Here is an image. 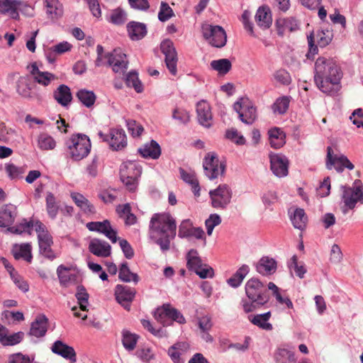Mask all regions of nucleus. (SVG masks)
<instances>
[{
	"mask_svg": "<svg viewBox=\"0 0 363 363\" xmlns=\"http://www.w3.org/2000/svg\"><path fill=\"white\" fill-rule=\"evenodd\" d=\"M24 337V333L21 331L15 333L12 335H9L8 333L6 335L1 336V343L4 346H13L20 343Z\"/></svg>",
	"mask_w": 363,
	"mask_h": 363,
	"instance_id": "obj_46",
	"label": "nucleus"
},
{
	"mask_svg": "<svg viewBox=\"0 0 363 363\" xmlns=\"http://www.w3.org/2000/svg\"><path fill=\"white\" fill-rule=\"evenodd\" d=\"M126 125L128 131L133 137L140 136L144 130L143 125L137 123L135 120H127Z\"/></svg>",
	"mask_w": 363,
	"mask_h": 363,
	"instance_id": "obj_59",
	"label": "nucleus"
},
{
	"mask_svg": "<svg viewBox=\"0 0 363 363\" xmlns=\"http://www.w3.org/2000/svg\"><path fill=\"white\" fill-rule=\"evenodd\" d=\"M186 268L189 271L194 272L201 279L214 277L213 269L206 264H203L201 258L196 249H191L186 255Z\"/></svg>",
	"mask_w": 363,
	"mask_h": 363,
	"instance_id": "obj_5",
	"label": "nucleus"
},
{
	"mask_svg": "<svg viewBox=\"0 0 363 363\" xmlns=\"http://www.w3.org/2000/svg\"><path fill=\"white\" fill-rule=\"evenodd\" d=\"M138 153L143 158L157 160L160 157L162 150L159 143L155 140H151L150 143L138 148Z\"/></svg>",
	"mask_w": 363,
	"mask_h": 363,
	"instance_id": "obj_27",
	"label": "nucleus"
},
{
	"mask_svg": "<svg viewBox=\"0 0 363 363\" xmlns=\"http://www.w3.org/2000/svg\"><path fill=\"white\" fill-rule=\"evenodd\" d=\"M55 79L56 77L54 74L49 72H41L34 77V81L40 85L47 86Z\"/></svg>",
	"mask_w": 363,
	"mask_h": 363,
	"instance_id": "obj_55",
	"label": "nucleus"
},
{
	"mask_svg": "<svg viewBox=\"0 0 363 363\" xmlns=\"http://www.w3.org/2000/svg\"><path fill=\"white\" fill-rule=\"evenodd\" d=\"M181 342H177L169 347L167 354L174 363H184V359L181 357V353L179 351L181 348Z\"/></svg>",
	"mask_w": 363,
	"mask_h": 363,
	"instance_id": "obj_52",
	"label": "nucleus"
},
{
	"mask_svg": "<svg viewBox=\"0 0 363 363\" xmlns=\"http://www.w3.org/2000/svg\"><path fill=\"white\" fill-rule=\"evenodd\" d=\"M271 316L272 313L269 311L264 313L249 315L247 318L251 323L257 326L259 328L267 331H271L273 330V325L272 323L268 322Z\"/></svg>",
	"mask_w": 363,
	"mask_h": 363,
	"instance_id": "obj_29",
	"label": "nucleus"
},
{
	"mask_svg": "<svg viewBox=\"0 0 363 363\" xmlns=\"http://www.w3.org/2000/svg\"><path fill=\"white\" fill-rule=\"evenodd\" d=\"M350 119L357 128H363V110L361 108L355 109Z\"/></svg>",
	"mask_w": 363,
	"mask_h": 363,
	"instance_id": "obj_63",
	"label": "nucleus"
},
{
	"mask_svg": "<svg viewBox=\"0 0 363 363\" xmlns=\"http://www.w3.org/2000/svg\"><path fill=\"white\" fill-rule=\"evenodd\" d=\"M139 178L140 177H132L128 175L120 174L121 181L130 192H134L136 190L138 186Z\"/></svg>",
	"mask_w": 363,
	"mask_h": 363,
	"instance_id": "obj_54",
	"label": "nucleus"
},
{
	"mask_svg": "<svg viewBox=\"0 0 363 363\" xmlns=\"http://www.w3.org/2000/svg\"><path fill=\"white\" fill-rule=\"evenodd\" d=\"M47 14L51 18H59L62 16V10L58 0H45Z\"/></svg>",
	"mask_w": 363,
	"mask_h": 363,
	"instance_id": "obj_43",
	"label": "nucleus"
},
{
	"mask_svg": "<svg viewBox=\"0 0 363 363\" xmlns=\"http://www.w3.org/2000/svg\"><path fill=\"white\" fill-rule=\"evenodd\" d=\"M316 37L318 38V45L320 48H325L331 43L333 34L332 31L328 30H318L316 33Z\"/></svg>",
	"mask_w": 363,
	"mask_h": 363,
	"instance_id": "obj_49",
	"label": "nucleus"
},
{
	"mask_svg": "<svg viewBox=\"0 0 363 363\" xmlns=\"http://www.w3.org/2000/svg\"><path fill=\"white\" fill-rule=\"evenodd\" d=\"M288 267L289 268L290 270L294 269L296 276L298 277L300 279H303L304 277L305 274L307 272L303 264L301 265H298V257L296 255H293L291 258L290 262H288Z\"/></svg>",
	"mask_w": 363,
	"mask_h": 363,
	"instance_id": "obj_50",
	"label": "nucleus"
},
{
	"mask_svg": "<svg viewBox=\"0 0 363 363\" xmlns=\"http://www.w3.org/2000/svg\"><path fill=\"white\" fill-rule=\"evenodd\" d=\"M110 221L104 220V221H91L86 224V228L90 231H94L103 234V232L109 226Z\"/></svg>",
	"mask_w": 363,
	"mask_h": 363,
	"instance_id": "obj_57",
	"label": "nucleus"
},
{
	"mask_svg": "<svg viewBox=\"0 0 363 363\" xmlns=\"http://www.w3.org/2000/svg\"><path fill=\"white\" fill-rule=\"evenodd\" d=\"M116 50H114L113 52H106L104 57L107 58V65L112 67V69L114 72L117 73L121 71L125 72L128 69V62L125 61L122 59V56L120 55L119 58H116Z\"/></svg>",
	"mask_w": 363,
	"mask_h": 363,
	"instance_id": "obj_31",
	"label": "nucleus"
},
{
	"mask_svg": "<svg viewBox=\"0 0 363 363\" xmlns=\"http://www.w3.org/2000/svg\"><path fill=\"white\" fill-rule=\"evenodd\" d=\"M75 297L77 299L78 303L80 305L81 310L83 311H86L89 294L87 293L86 288L83 285L77 286Z\"/></svg>",
	"mask_w": 363,
	"mask_h": 363,
	"instance_id": "obj_44",
	"label": "nucleus"
},
{
	"mask_svg": "<svg viewBox=\"0 0 363 363\" xmlns=\"http://www.w3.org/2000/svg\"><path fill=\"white\" fill-rule=\"evenodd\" d=\"M203 167L205 175L210 180H213L218 176V167L220 169V174H223L226 165L224 162H219L217 154L213 152L206 155L203 161Z\"/></svg>",
	"mask_w": 363,
	"mask_h": 363,
	"instance_id": "obj_12",
	"label": "nucleus"
},
{
	"mask_svg": "<svg viewBox=\"0 0 363 363\" xmlns=\"http://www.w3.org/2000/svg\"><path fill=\"white\" fill-rule=\"evenodd\" d=\"M177 235L175 219L168 212L154 213L149 225V237L164 253L170 249L171 240Z\"/></svg>",
	"mask_w": 363,
	"mask_h": 363,
	"instance_id": "obj_2",
	"label": "nucleus"
},
{
	"mask_svg": "<svg viewBox=\"0 0 363 363\" xmlns=\"http://www.w3.org/2000/svg\"><path fill=\"white\" fill-rule=\"evenodd\" d=\"M203 38L208 43L217 48H223L227 43V34L224 28L218 25L203 24L201 26Z\"/></svg>",
	"mask_w": 363,
	"mask_h": 363,
	"instance_id": "obj_6",
	"label": "nucleus"
},
{
	"mask_svg": "<svg viewBox=\"0 0 363 363\" xmlns=\"http://www.w3.org/2000/svg\"><path fill=\"white\" fill-rule=\"evenodd\" d=\"M325 167L328 170L334 167L338 173H342L345 169L352 170L354 165L350 161L345 155H335L331 146L327 147V155L325 159Z\"/></svg>",
	"mask_w": 363,
	"mask_h": 363,
	"instance_id": "obj_10",
	"label": "nucleus"
},
{
	"mask_svg": "<svg viewBox=\"0 0 363 363\" xmlns=\"http://www.w3.org/2000/svg\"><path fill=\"white\" fill-rule=\"evenodd\" d=\"M291 96H283L276 99L272 106V109L274 113L284 115L289 109Z\"/></svg>",
	"mask_w": 363,
	"mask_h": 363,
	"instance_id": "obj_42",
	"label": "nucleus"
},
{
	"mask_svg": "<svg viewBox=\"0 0 363 363\" xmlns=\"http://www.w3.org/2000/svg\"><path fill=\"white\" fill-rule=\"evenodd\" d=\"M5 170L11 179H17L23 173L22 168L17 167L13 163H6L5 164Z\"/></svg>",
	"mask_w": 363,
	"mask_h": 363,
	"instance_id": "obj_60",
	"label": "nucleus"
},
{
	"mask_svg": "<svg viewBox=\"0 0 363 363\" xmlns=\"http://www.w3.org/2000/svg\"><path fill=\"white\" fill-rule=\"evenodd\" d=\"M209 196L211 206L216 208L225 209L231 201L233 192L228 184H220L215 189L210 190Z\"/></svg>",
	"mask_w": 363,
	"mask_h": 363,
	"instance_id": "obj_9",
	"label": "nucleus"
},
{
	"mask_svg": "<svg viewBox=\"0 0 363 363\" xmlns=\"http://www.w3.org/2000/svg\"><path fill=\"white\" fill-rule=\"evenodd\" d=\"M30 357L21 352L12 354L9 356V363H31Z\"/></svg>",
	"mask_w": 363,
	"mask_h": 363,
	"instance_id": "obj_64",
	"label": "nucleus"
},
{
	"mask_svg": "<svg viewBox=\"0 0 363 363\" xmlns=\"http://www.w3.org/2000/svg\"><path fill=\"white\" fill-rule=\"evenodd\" d=\"M89 250L97 257H107L111 254V246L105 240L94 238L89 244Z\"/></svg>",
	"mask_w": 363,
	"mask_h": 363,
	"instance_id": "obj_19",
	"label": "nucleus"
},
{
	"mask_svg": "<svg viewBox=\"0 0 363 363\" xmlns=\"http://www.w3.org/2000/svg\"><path fill=\"white\" fill-rule=\"evenodd\" d=\"M76 96L83 106L89 108H91L96 101V96L93 91L86 89H81L76 93Z\"/></svg>",
	"mask_w": 363,
	"mask_h": 363,
	"instance_id": "obj_37",
	"label": "nucleus"
},
{
	"mask_svg": "<svg viewBox=\"0 0 363 363\" xmlns=\"http://www.w3.org/2000/svg\"><path fill=\"white\" fill-rule=\"evenodd\" d=\"M249 272L250 267L245 264H242L230 278L227 279L228 284L234 289L239 287Z\"/></svg>",
	"mask_w": 363,
	"mask_h": 363,
	"instance_id": "obj_33",
	"label": "nucleus"
},
{
	"mask_svg": "<svg viewBox=\"0 0 363 363\" xmlns=\"http://www.w3.org/2000/svg\"><path fill=\"white\" fill-rule=\"evenodd\" d=\"M45 203L46 211L49 218L55 220L58 214L60 206L57 202L56 197L52 192H47Z\"/></svg>",
	"mask_w": 363,
	"mask_h": 363,
	"instance_id": "obj_38",
	"label": "nucleus"
},
{
	"mask_svg": "<svg viewBox=\"0 0 363 363\" xmlns=\"http://www.w3.org/2000/svg\"><path fill=\"white\" fill-rule=\"evenodd\" d=\"M71 197L84 213L92 214L96 212L94 206L82 194L74 192L71 194Z\"/></svg>",
	"mask_w": 363,
	"mask_h": 363,
	"instance_id": "obj_36",
	"label": "nucleus"
},
{
	"mask_svg": "<svg viewBox=\"0 0 363 363\" xmlns=\"http://www.w3.org/2000/svg\"><path fill=\"white\" fill-rule=\"evenodd\" d=\"M270 146L274 149H279L286 143L285 133L277 127H274L268 130Z\"/></svg>",
	"mask_w": 363,
	"mask_h": 363,
	"instance_id": "obj_32",
	"label": "nucleus"
},
{
	"mask_svg": "<svg viewBox=\"0 0 363 363\" xmlns=\"http://www.w3.org/2000/svg\"><path fill=\"white\" fill-rule=\"evenodd\" d=\"M119 245L124 257L126 259H131L134 257L135 252L130 244L126 240L121 239L119 240Z\"/></svg>",
	"mask_w": 363,
	"mask_h": 363,
	"instance_id": "obj_61",
	"label": "nucleus"
},
{
	"mask_svg": "<svg viewBox=\"0 0 363 363\" xmlns=\"http://www.w3.org/2000/svg\"><path fill=\"white\" fill-rule=\"evenodd\" d=\"M211 67L213 70L218 72L220 75H225L229 72L232 68V63L227 58H222L211 61Z\"/></svg>",
	"mask_w": 363,
	"mask_h": 363,
	"instance_id": "obj_41",
	"label": "nucleus"
},
{
	"mask_svg": "<svg viewBox=\"0 0 363 363\" xmlns=\"http://www.w3.org/2000/svg\"><path fill=\"white\" fill-rule=\"evenodd\" d=\"M255 19L260 28L263 30L269 28L272 24V16L270 8L267 5L259 7Z\"/></svg>",
	"mask_w": 363,
	"mask_h": 363,
	"instance_id": "obj_24",
	"label": "nucleus"
},
{
	"mask_svg": "<svg viewBox=\"0 0 363 363\" xmlns=\"http://www.w3.org/2000/svg\"><path fill=\"white\" fill-rule=\"evenodd\" d=\"M126 29L128 37L132 40H142L147 33L146 24L135 21L128 22L126 25Z\"/></svg>",
	"mask_w": 363,
	"mask_h": 363,
	"instance_id": "obj_21",
	"label": "nucleus"
},
{
	"mask_svg": "<svg viewBox=\"0 0 363 363\" xmlns=\"http://www.w3.org/2000/svg\"><path fill=\"white\" fill-rule=\"evenodd\" d=\"M21 4L23 1L21 0H0V13L6 14L14 12Z\"/></svg>",
	"mask_w": 363,
	"mask_h": 363,
	"instance_id": "obj_45",
	"label": "nucleus"
},
{
	"mask_svg": "<svg viewBox=\"0 0 363 363\" xmlns=\"http://www.w3.org/2000/svg\"><path fill=\"white\" fill-rule=\"evenodd\" d=\"M174 11L169 4L165 1H162L158 13V19L161 22H165L174 16Z\"/></svg>",
	"mask_w": 363,
	"mask_h": 363,
	"instance_id": "obj_51",
	"label": "nucleus"
},
{
	"mask_svg": "<svg viewBox=\"0 0 363 363\" xmlns=\"http://www.w3.org/2000/svg\"><path fill=\"white\" fill-rule=\"evenodd\" d=\"M124 80L126 86L133 88L137 93L140 94L143 91V85L138 77V72L135 69H132L128 72L124 77Z\"/></svg>",
	"mask_w": 363,
	"mask_h": 363,
	"instance_id": "obj_35",
	"label": "nucleus"
},
{
	"mask_svg": "<svg viewBox=\"0 0 363 363\" xmlns=\"http://www.w3.org/2000/svg\"><path fill=\"white\" fill-rule=\"evenodd\" d=\"M269 158L270 169L276 177L281 178L288 175L289 162L284 155L270 152Z\"/></svg>",
	"mask_w": 363,
	"mask_h": 363,
	"instance_id": "obj_13",
	"label": "nucleus"
},
{
	"mask_svg": "<svg viewBox=\"0 0 363 363\" xmlns=\"http://www.w3.org/2000/svg\"><path fill=\"white\" fill-rule=\"evenodd\" d=\"M125 13L121 9H115L111 15V22L115 25H122L125 23Z\"/></svg>",
	"mask_w": 363,
	"mask_h": 363,
	"instance_id": "obj_62",
	"label": "nucleus"
},
{
	"mask_svg": "<svg viewBox=\"0 0 363 363\" xmlns=\"http://www.w3.org/2000/svg\"><path fill=\"white\" fill-rule=\"evenodd\" d=\"M17 207L11 203L4 204L0 209V228L12 225L17 216Z\"/></svg>",
	"mask_w": 363,
	"mask_h": 363,
	"instance_id": "obj_18",
	"label": "nucleus"
},
{
	"mask_svg": "<svg viewBox=\"0 0 363 363\" xmlns=\"http://www.w3.org/2000/svg\"><path fill=\"white\" fill-rule=\"evenodd\" d=\"M192 228V223L190 219L183 220L179 226L178 236L180 238H189Z\"/></svg>",
	"mask_w": 363,
	"mask_h": 363,
	"instance_id": "obj_56",
	"label": "nucleus"
},
{
	"mask_svg": "<svg viewBox=\"0 0 363 363\" xmlns=\"http://www.w3.org/2000/svg\"><path fill=\"white\" fill-rule=\"evenodd\" d=\"M160 50L164 55V62L169 72L173 76L177 74V52L174 43L170 39H164L160 43Z\"/></svg>",
	"mask_w": 363,
	"mask_h": 363,
	"instance_id": "obj_11",
	"label": "nucleus"
},
{
	"mask_svg": "<svg viewBox=\"0 0 363 363\" xmlns=\"http://www.w3.org/2000/svg\"><path fill=\"white\" fill-rule=\"evenodd\" d=\"M135 294L136 290L127 285L117 284L114 289L116 300L126 311L130 310V303Z\"/></svg>",
	"mask_w": 363,
	"mask_h": 363,
	"instance_id": "obj_14",
	"label": "nucleus"
},
{
	"mask_svg": "<svg viewBox=\"0 0 363 363\" xmlns=\"http://www.w3.org/2000/svg\"><path fill=\"white\" fill-rule=\"evenodd\" d=\"M241 100H242V98L234 103L233 108L243 123L252 125L257 118V108L253 105H243Z\"/></svg>",
	"mask_w": 363,
	"mask_h": 363,
	"instance_id": "obj_15",
	"label": "nucleus"
},
{
	"mask_svg": "<svg viewBox=\"0 0 363 363\" xmlns=\"http://www.w3.org/2000/svg\"><path fill=\"white\" fill-rule=\"evenodd\" d=\"M143 167L135 160H127L123 162L119 169V174L128 175L132 177H140Z\"/></svg>",
	"mask_w": 363,
	"mask_h": 363,
	"instance_id": "obj_30",
	"label": "nucleus"
},
{
	"mask_svg": "<svg viewBox=\"0 0 363 363\" xmlns=\"http://www.w3.org/2000/svg\"><path fill=\"white\" fill-rule=\"evenodd\" d=\"M257 272L263 275L274 274L277 269V262L268 256L262 257L255 265Z\"/></svg>",
	"mask_w": 363,
	"mask_h": 363,
	"instance_id": "obj_23",
	"label": "nucleus"
},
{
	"mask_svg": "<svg viewBox=\"0 0 363 363\" xmlns=\"http://www.w3.org/2000/svg\"><path fill=\"white\" fill-rule=\"evenodd\" d=\"M131 272L128 262H123L119 266L118 279L123 282L129 283L131 281Z\"/></svg>",
	"mask_w": 363,
	"mask_h": 363,
	"instance_id": "obj_58",
	"label": "nucleus"
},
{
	"mask_svg": "<svg viewBox=\"0 0 363 363\" xmlns=\"http://www.w3.org/2000/svg\"><path fill=\"white\" fill-rule=\"evenodd\" d=\"M276 363H295L296 358L293 351L285 348H278L274 353Z\"/></svg>",
	"mask_w": 363,
	"mask_h": 363,
	"instance_id": "obj_40",
	"label": "nucleus"
},
{
	"mask_svg": "<svg viewBox=\"0 0 363 363\" xmlns=\"http://www.w3.org/2000/svg\"><path fill=\"white\" fill-rule=\"evenodd\" d=\"M308 51L306 55L307 59L310 60H314V56L318 53V45L315 43V35L313 31H312L309 35L307 36Z\"/></svg>",
	"mask_w": 363,
	"mask_h": 363,
	"instance_id": "obj_53",
	"label": "nucleus"
},
{
	"mask_svg": "<svg viewBox=\"0 0 363 363\" xmlns=\"http://www.w3.org/2000/svg\"><path fill=\"white\" fill-rule=\"evenodd\" d=\"M140 336L135 333H133L128 330L122 331V344L127 351H133L135 350Z\"/></svg>",
	"mask_w": 363,
	"mask_h": 363,
	"instance_id": "obj_39",
	"label": "nucleus"
},
{
	"mask_svg": "<svg viewBox=\"0 0 363 363\" xmlns=\"http://www.w3.org/2000/svg\"><path fill=\"white\" fill-rule=\"evenodd\" d=\"M48 318L44 314L38 315L31 323L29 335L36 337H42L48 331Z\"/></svg>",
	"mask_w": 363,
	"mask_h": 363,
	"instance_id": "obj_26",
	"label": "nucleus"
},
{
	"mask_svg": "<svg viewBox=\"0 0 363 363\" xmlns=\"http://www.w3.org/2000/svg\"><path fill=\"white\" fill-rule=\"evenodd\" d=\"M289 216L295 228L303 230L306 228L308 217L303 208H296Z\"/></svg>",
	"mask_w": 363,
	"mask_h": 363,
	"instance_id": "obj_34",
	"label": "nucleus"
},
{
	"mask_svg": "<svg viewBox=\"0 0 363 363\" xmlns=\"http://www.w3.org/2000/svg\"><path fill=\"white\" fill-rule=\"evenodd\" d=\"M314 69V82L320 91L328 95H335L340 91L343 74L334 59L318 57Z\"/></svg>",
	"mask_w": 363,
	"mask_h": 363,
	"instance_id": "obj_1",
	"label": "nucleus"
},
{
	"mask_svg": "<svg viewBox=\"0 0 363 363\" xmlns=\"http://www.w3.org/2000/svg\"><path fill=\"white\" fill-rule=\"evenodd\" d=\"M65 145L69 150L70 157L74 161H80L86 157L91 148V140L85 134L76 133L65 141Z\"/></svg>",
	"mask_w": 363,
	"mask_h": 363,
	"instance_id": "obj_4",
	"label": "nucleus"
},
{
	"mask_svg": "<svg viewBox=\"0 0 363 363\" xmlns=\"http://www.w3.org/2000/svg\"><path fill=\"white\" fill-rule=\"evenodd\" d=\"M54 99L62 107L67 108L71 104L73 96L70 88L66 84H60L53 91Z\"/></svg>",
	"mask_w": 363,
	"mask_h": 363,
	"instance_id": "obj_25",
	"label": "nucleus"
},
{
	"mask_svg": "<svg viewBox=\"0 0 363 363\" xmlns=\"http://www.w3.org/2000/svg\"><path fill=\"white\" fill-rule=\"evenodd\" d=\"M155 318L160 322L164 327L170 325L173 321L179 324L186 323L182 313L177 308L172 307L169 304H163L158 307L154 313Z\"/></svg>",
	"mask_w": 363,
	"mask_h": 363,
	"instance_id": "obj_7",
	"label": "nucleus"
},
{
	"mask_svg": "<svg viewBox=\"0 0 363 363\" xmlns=\"http://www.w3.org/2000/svg\"><path fill=\"white\" fill-rule=\"evenodd\" d=\"M196 113L199 123L205 128H210L212 120L210 105L206 101L198 102L196 104Z\"/></svg>",
	"mask_w": 363,
	"mask_h": 363,
	"instance_id": "obj_20",
	"label": "nucleus"
},
{
	"mask_svg": "<svg viewBox=\"0 0 363 363\" xmlns=\"http://www.w3.org/2000/svg\"><path fill=\"white\" fill-rule=\"evenodd\" d=\"M342 201L344 202L345 206L342 208V213H347L348 209H353L355 208L358 201L363 203V185H358L357 186H347L342 185Z\"/></svg>",
	"mask_w": 363,
	"mask_h": 363,
	"instance_id": "obj_8",
	"label": "nucleus"
},
{
	"mask_svg": "<svg viewBox=\"0 0 363 363\" xmlns=\"http://www.w3.org/2000/svg\"><path fill=\"white\" fill-rule=\"evenodd\" d=\"M225 137L238 145H243L246 143L245 137L239 134L238 130L234 128L227 129Z\"/></svg>",
	"mask_w": 363,
	"mask_h": 363,
	"instance_id": "obj_48",
	"label": "nucleus"
},
{
	"mask_svg": "<svg viewBox=\"0 0 363 363\" xmlns=\"http://www.w3.org/2000/svg\"><path fill=\"white\" fill-rule=\"evenodd\" d=\"M245 291L248 299L242 298L240 305L245 313H250L265 306L270 298L268 289L257 277H252L246 282Z\"/></svg>",
	"mask_w": 363,
	"mask_h": 363,
	"instance_id": "obj_3",
	"label": "nucleus"
},
{
	"mask_svg": "<svg viewBox=\"0 0 363 363\" xmlns=\"http://www.w3.org/2000/svg\"><path fill=\"white\" fill-rule=\"evenodd\" d=\"M110 147L115 151L122 150L127 145L125 133L122 128H111L110 130Z\"/></svg>",
	"mask_w": 363,
	"mask_h": 363,
	"instance_id": "obj_22",
	"label": "nucleus"
},
{
	"mask_svg": "<svg viewBox=\"0 0 363 363\" xmlns=\"http://www.w3.org/2000/svg\"><path fill=\"white\" fill-rule=\"evenodd\" d=\"M11 253L16 260L23 258L30 263L33 259L32 246L30 243L14 244L11 249Z\"/></svg>",
	"mask_w": 363,
	"mask_h": 363,
	"instance_id": "obj_28",
	"label": "nucleus"
},
{
	"mask_svg": "<svg viewBox=\"0 0 363 363\" xmlns=\"http://www.w3.org/2000/svg\"><path fill=\"white\" fill-rule=\"evenodd\" d=\"M38 147L41 150H53L56 146L55 140L48 133H43L38 136Z\"/></svg>",
	"mask_w": 363,
	"mask_h": 363,
	"instance_id": "obj_47",
	"label": "nucleus"
},
{
	"mask_svg": "<svg viewBox=\"0 0 363 363\" xmlns=\"http://www.w3.org/2000/svg\"><path fill=\"white\" fill-rule=\"evenodd\" d=\"M274 26L279 37H284L286 29L294 32L300 29L299 21L293 16L288 18H278L275 20Z\"/></svg>",
	"mask_w": 363,
	"mask_h": 363,
	"instance_id": "obj_17",
	"label": "nucleus"
},
{
	"mask_svg": "<svg viewBox=\"0 0 363 363\" xmlns=\"http://www.w3.org/2000/svg\"><path fill=\"white\" fill-rule=\"evenodd\" d=\"M51 351L72 363L77 362V354L73 347L69 346L60 340L54 342Z\"/></svg>",
	"mask_w": 363,
	"mask_h": 363,
	"instance_id": "obj_16",
	"label": "nucleus"
}]
</instances>
